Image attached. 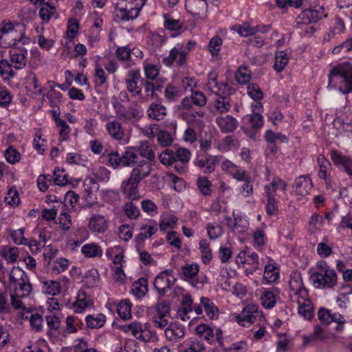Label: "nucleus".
Instances as JSON below:
<instances>
[{
  "label": "nucleus",
  "mask_w": 352,
  "mask_h": 352,
  "mask_svg": "<svg viewBox=\"0 0 352 352\" xmlns=\"http://www.w3.org/2000/svg\"><path fill=\"white\" fill-rule=\"evenodd\" d=\"M318 162L319 165L318 177L324 179L327 185L329 186L331 182V164L322 155H320L318 157Z\"/></svg>",
  "instance_id": "f704fd0d"
},
{
  "label": "nucleus",
  "mask_w": 352,
  "mask_h": 352,
  "mask_svg": "<svg viewBox=\"0 0 352 352\" xmlns=\"http://www.w3.org/2000/svg\"><path fill=\"white\" fill-rule=\"evenodd\" d=\"M147 114L150 118L160 120L166 114V108L159 103H153L147 110Z\"/></svg>",
  "instance_id": "3c124183"
},
{
  "label": "nucleus",
  "mask_w": 352,
  "mask_h": 352,
  "mask_svg": "<svg viewBox=\"0 0 352 352\" xmlns=\"http://www.w3.org/2000/svg\"><path fill=\"white\" fill-rule=\"evenodd\" d=\"M4 200L7 205L12 207H16L19 204L21 199L19 193L16 187H11L8 190Z\"/></svg>",
  "instance_id": "e2e57ef3"
},
{
  "label": "nucleus",
  "mask_w": 352,
  "mask_h": 352,
  "mask_svg": "<svg viewBox=\"0 0 352 352\" xmlns=\"http://www.w3.org/2000/svg\"><path fill=\"white\" fill-rule=\"evenodd\" d=\"M206 90L217 96H226L229 93L228 85L219 81L215 72H210L208 74Z\"/></svg>",
  "instance_id": "a211bd4d"
},
{
  "label": "nucleus",
  "mask_w": 352,
  "mask_h": 352,
  "mask_svg": "<svg viewBox=\"0 0 352 352\" xmlns=\"http://www.w3.org/2000/svg\"><path fill=\"white\" fill-rule=\"evenodd\" d=\"M278 294L277 290H265L260 297L262 305L266 309L273 308L276 303Z\"/></svg>",
  "instance_id": "a18cd8bd"
},
{
  "label": "nucleus",
  "mask_w": 352,
  "mask_h": 352,
  "mask_svg": "<svg viewBox=\"0 0 352 352\" xmlns=\"http://www.w3.org/2000/svg\"><path fill=\"white\" fill-rule=\"evenodd\" d=\"M4 157L10 164H15L21 159V155L13 146H9L4 151Z\"/></svg>",
  "instance_id": "13d9d810"
},
{
  "label": "nucleus",
  "mask_w": 352,
  "mask_h": 352,
  "mask_svg": "<svg viewBox=\"0 0 352 352\" xmlns=\"http://www.w3.org/2000/svg\"><path fill=\"white\" fill-rule=\"evenodd\" d=\"M105 128L109 135L121 144H126L129 142L130 135L124 132L119 122L116 120L109 122L105 124Z\"/></svg>",
  "instance_id": "6ab92c4d"
},
{
  "label": "nucleus",
  "mask_w": 352,
  "mask_h": 352,
  "mask_svg": "<svg viewBox=\"0 0 352 352\" xmlns=\"http://www.w3.org/2000/svg\"><path fill=\"white\" fill-rule=\"evenodd\" d=\"M56 126L58 128V133L61 140H67L71 133V128L58 115L55 118Z\"/></svg>",
  "instance_id": "6e6d98bb"
},
{
  "label": "nucleus",
  "mask_w": 352,
  "mask_h": 352,
  "mask_svg": "<svg viewBox=\"0 0 352 352\" xmlns=\"http://www.w3.org/2000/svg\"><path fill=\"white\" fill-rule=\"evenodd\" d=\"M235 30L239 34L242 36L247 37L249 36H252L256 34L257 33L263 34L267 32L270 27L269 26H263V27H252L250 23H244L241 25H236L232 28Z\"/></svg>",
  "instance_id": "c85d7f7f"
},
{
  "label": "nucleus",
  "mask_w": 352,
  "mask_h": 352,
  "mask_svg": "<svg viewBox=\"0 0 352 352\" xmlns=\"http://www.w3.org/2000/svg\"><path fill=\"white\" fill-rule=\"evenodd\" d=\"M313 183L309 177L302 175L297 177L293 184L292 194L297 200H302L310 194Z\"/></svg>",
  "instance_id": "9b49d317"
},
{
  "label": "nucleus",
  "mask_w": 352,
  "mask_h": 352,
  "mask_svg": "<svg viewBox=\"0 0 352 352\" xmlns=\"http://www.w3.org/2000/svg\"><path fill=\"white\" fill-rule=\"evenodd\" d=\"M24 28L9 21L0 23V47L8 48L16 46L19 43L28 44L30 39L25 36Z\"/></svg>",
  "instance_id": "7ed1b4c3"
},
{
  "label": "nucleus",
  "mask_w": 352,
  "mask_h": 352,
  "mask_svg": "<svg viewBox=\"0 0 352 352\" xmlns=\"http://www.w3.org/2000/svg\"><path fill=\"white\" fill-rule=\"evenodd\" d=\"M200 304L204 307L207 316L212 319H217L219 317V309L214 303L207 297L200 298Z\"/></svg>",
  "instance_id": "49530a36"
},
{
  "label": "nucleus",
  "mask_w": 352,
  "mask_h": 352,
  "mask_svg": "<svg viewBox=\"0 0 352 352\" xmlns=\"http://www.w3.org/2000/svg\"><path fill=\"white\" fill-rule=\"evenodd\" d=\"M25 89L32 97L44 96V88L35 74L30 73L25 78Z\"/></svg>",
  "instance_id": "4be33fe9"
},
{
  "label": "nucleus",
  "mask_w": 352,
  "mask_h": 352,
  "mask_svg": "<svg viewBox=\"0 0 352 352\" xmlns=\"http://www.w3.org/2000/svg\"><path fill=\"white\" fill-rule=\"evenodd\" d=\"M175 280L173 270H166L155 277L153 285L158 293L164 295L173 285Z\"/></svg>",
  "instance_id": "f8f14e48"
},
{
  "label": "nucleus",
  "mask_w": 352,
  "mask_h": 352,
  "mask_svg": "<svg viewBox=\"0 0 352 352\" xmlns=\"http://www.w3.org/2000/svg\"><path fill=\"white\" fill-rule=\"evenodd\" d=\"M287 188V184L278 177H274L272 181L264 186L265 193L266 195H272L278 191L285 192Z\"/></svg>",
  "instance_id": "e433bc0d"
},
{
  "label": "nucleus",
  "mask_w": 352,
  "mask_h": 352,
  "mask_svg": "<svg viewBox=\"0 0 352 352\" xmlns=\"http://www.w3.org/2000/svg\"><path fill=\"white\" fill-rule=\"evenodd\" d=\"M164 334L168 340L175 342L184 336V327L177 322L171 323L165 329Z\"/></svg>",
  "instance_id": "c9c22d12"
},
{
  "label": "nucleus",
  "mask_w": 352,
  "mask_h": 352,
  "mask_svg": "<svg viewBox=\"0 0 352 352\" xmlns=\"http://www.w3.org/2000/svg\"><path fill=\"white\" fill-rule=\"evenodd\" d=\"M185 7L191 14L204 19L208 8L206 0H186Z\"/></svg>",
  "instance_id": "393cba45"
},
{
  "label": "nucleus",
  "mask_w": 352,
  "mask_h": 352,
  "mask_svg": "<svg viewBox=\"0 0 352 352\" xmlns=\"http://www.w3.org/2000/svg\"><path fill=\"white\" fill-rule=\"evenodd\" d=\"M215 122L223 133L232 132L238 125L237 120L230 115L217 116Z\"/></svg>",
  "instance_id": "c756f323"
},
{
  "label": "nucleus",
  "mask_w": 352,
  "mask_h": 352,
  "mask_svg": "<svg viewBox=\"0 0 352 352\" xmlns=\"http://www.w3.org/2000/svg\"><path fill=\"white\" fill-rule=\"evenodd\" d=\"M127 90L133 96H140L142 91V81L138 75L134 74L131 78L126 80Z\"/></svg>",
  "instance_id": "864d4df0"
},
{
  "label": "nucleus",
  "mask_w": 352,
  "mask_h": 352,
  "mask_svg": "<svg viewBox=\"0 0 352 352\" xmlns=\"http://www.w3.org/2000/svg\"><path fill=\"white\" fill-rule=\"evenodd\" d=\"M252 245L258 250H262L265 245L267 238L265 232L261 229H256L252 234Z\"/></svg>",
  "instance_id": "680f3d73"
},
{
  "label": "nucleus",
  "mask_w": 352,
  "mask_h": 352,
  "mask_svg": "<svg viewBox=\"0 0 352 352\" xmlns=\"http://www.w3.org/2000/svg\"><path fill=\"white\" fill-rule=\"evenodd\" d=\"M9 289L12 307L24 309L25 300L32 288L25 272L19 267H14L10 273Z\"/></svg>",
  "instance_id": "f257e3e1"
},
{
  "label": "nucleus",
  "mask_w": 352,
  "mask_h": 352,
  "mask_svg": "<svg viewBox=\"0 0 352 352\" xmlns=\"http://www.w3.org/2000/svg\"><path fill=\"white\" fill-rule=\"evenodd\" d=\"M199 248L202 262L206 265L209 264L212 259V254L208 241L206 239L200 240Z\"/></svg>",
  "instance_id": "5fc2aeb1"
},
{
  "label": "nucleus",
  "mask_w": 352,
  "mask_h": 352,
  "mask_svg": "<svg viewBox=\"0 0 352 352\" xmlns=\"http://www.w3.org/2000/svg\"><path fill=\"white\" fill-rule=\"evenodd\" d=\"M196 43L192 41L177 43L170 52L168 56L163 58V63L166 67L184 65L187 59L188 53L194 49Z\"/></svg>",
  "instance_id": "0eeeda50"
},
{
  "label": "nucleus",
  "mask_w": 352,
  "mask_h": 352,
  "mask_svg": "<svg viewBox=\"0 0 352 352\" xmlns=\"http://www.w3.org/2000/svg\"><path fill=\"white\" fill-rule=\"evenodd\" d=\"M195 331L197 335L204 338L208 342L212 341L214 331L209 326L205 324H200L196 327Z\"/></svg>",
  "instance_id": "774afa93"
},
{
  "label": "nucleus",
  "mask_w": 352,
  "mask_h": 352,
  "mask_svg": "<svg viewBox=\"0 0 352 352\" xmlns=\"http://www.w3.org/2000/svg\"><path fill=\"white\" fill-rule=\"evenodd\" d=\"M151 162L142 160L132 170L130 177L140 182L142 179L147 177L151 170Z\"/></svg>",
  "instance_id": "7c9ffc66"
},
{
  "label": "nucleus",
  "mask_w": 352,
  "mask_h": 352,
  "mask_svg": "<svg viewBox=\"0 0 352 352\" xmlns=\"http://www.w3.org/2000/svg\"><path fill=\"white\" fill-rule=\"evenodd\" d=\"M83 187L85 191L87 194V199L89 201L94 202L96 199L95 193L99 189V184L92 177H87L83 182Z\"/></svg>",
  "instance_id": "58836bf2"
},
{
  "label": "nucleus",
  "mask_w": 352,
  "mask_h": 352,
  "mask_svg": "<svg viewBox=\"0 0 352 352\" xmlns=\"http://www.w3.org/2000/svg\"><path fill=\"white\" fill-rule=\"evenodd\" d=\"M109 226V219L107 215L99 213L93 214L87 221V228L93 233L102 234L105 232Z\"/></svg>",
  "instance_id": "2eb2a0df"
},
{
  "label": "nucleus",
  "mask_w": 352,
  "mask_h": 352,
  "mask_svg": "<svg viewBox=\"0 0 352 352\" xmlns=\"http://www.w3.org/2000/svg\"><path fill=\"white\" fill-rule=\"evenodd\" d=\"M42 292L47 295L52 296H56L60 293V285L58 281L48 280L43 281L41 283Z\"/></svg>",
  "instance_id": "09e8293b"
},
{
  "label": "nucleus",
  "mask_w": 352,
  "mask_h": 352,
  "mask_svg": "<svg viewBox=\"0 0 352 352\" xmlns=\"http://www.w3.org/2000/svg\"><path fill=\"white\" fill-rule=\"evenodd\" d=\"M143 116V111L136 108H130L123 114H120V118L126 122H134L138 121Z\"/></svg>",
  "instance_id": "0e129e2a"
},
{
  "label": "nucleus",
  "mask_w": 352,
  "mask_h": 352,
  "mask_svg": "<svg viewBox=\"0 0 352 352\" xmlns=\"http://www.w3.org/2000/svg\"><path fill=\"white\" fill-rule=\"evenodd\" d=\"M160 160L165 166H171L175 164V168L179 173L184 171L183 166H179L176 163L175 152L171 150L166 149L160 155Z\"/></svg>",
  "instance_id": "4c0bfd02"
},
{
  "label": "nucleus",
  "mask_w": 352,
  "mask_h": 352,
  "mask_svg": "<svg viewBox=\"0 0 352 352\" xmlns=\"http://www.w3.org/2000/svg\"><path fill=\"white\" fill-rule=\"evenodd\" d=\"M325 16L326 14L324 8L320 6H316L313 8L304 10L300 14L298 23L307 24L316 23Z\"/></svg>",
  "instance_id": "aec40b11"
},
{
  "label": "nucleus",
  "mask_w": 352,
  "mask_h": 352,
  "mask_svg": "<svg viewBox=\"0 0 352 352\" xmlns=\"http://www.w3.org/2000/svg\"><path fill=\"white\" fill-rule=\"evenodd\" d=\"M178 219L173 214L166 213L161 216L160 228L161 230L166 231L175 228L177 223Z\"/></svg>",
  "instance_id": "de8ad7c7"
},
{
  "label": "nucleus",
  "mask_w": 352,
  "mask_h": 352,
  "mask_svg": "<svg viewBox=\"0 0 352 352\" xmlns=\"http://www.w3.org/2000/svg\"><path fill=\"white\" fill-rule=\"evenodd\" d=\"M262 261L265 263L263 276L265 283L271 284L277 282L280 278L279 265L269 256L262 258Z\"/></svg>",
  "instance_id": "4468645a"
},
{
  "label": "nucleus",
  "mask_w": 352,
  "mask_h": 352,
  "mask_svg": "<svg viewBox=\"0 0 352 352\" xmlns=\"http://www.w3.org/2000/svg\"><path fill=\"white\" fill-rule=\"evenodd\" d=\"M199 266L197 263H186L182 267L181 277L191 286L201 288L207 281L205 276L199 275Z\"/></svg>",
  "instance_id": "1a4fd4ad"
},
{
  "label": "nucleus",
  "mask_w": 352,
  "mask_h": 352,
  "mask_svg": "<svg viewBox=\"0 0 352 352\" xmlns=\"http://www.w3.org/2000/svg\"><path fill=\"white\" fill-rule=\"evenodd\" d=\"M105 254L107 257L112 261L114 265H121L125 263L124 259V248L120 245L108 248Z\"/></svg>",
  "instance_id": "2f4dec72"
},
{
  "label": "nucleus",
  "mask_w": 352,
  "mask_h": 352,
  "mask_svg": "<svg viewBox=\"0 0 352 352\" xmlns=\"http://www.w3.org/2000/svg\"><path fill=\"white\" fill-rule=\"evenodd\" d=\"M289 60V55L284 51H278L274 56V68L276 72H280L283 71L288 64Z\"/></svg>",
  "instance_id": "603ef678"
},
{
  "label": "nucleus",
  "mask_w": 352,
  "mask_h": 352,
  "mask_svg": "<svg viewBox=\"0 0 352 352\" xmlns=\"http://www.w3.org/2000/svg\"><path fill=\"white\" fill-rule=\"evenodd\" d=\"M234 220L230 217L225 216L226 224L236 234H243L249 228L248 218L239 212L233 211Z\"/></svg>",
  "instance_id": "ddd939ff"
},
{
  "label": "nucleus",
  "mask_w": 352,
  "mask_h": 352,
  "mask_svg": "<svg viewBox=\"0 0 352 352\" xmlns=\"http://www.w3.org/2000/svg\"><path fill=\"white\" fill-rule=\"evenodd\" d=\"M330 157L333 163L343 169L349 175H352V158L342 155L336 150H331Z\"/></svg>",
  "instance_id": "a878e982"
},
{
  "label": "nucleus",
  "mask_w": 352,
  "mask_h": 352,
  "mask_svg": "<svg viewBox=\"0 0 352 352\" xmlns=\"http://www.w3.org/2000/svg\"><path fill=\"white\" fill-rule=\"evenodd\" d=\"M139 182L133 179L131 177L121 184V192L129 199L137 200L140 198V193L138 190Z\"/></svg>",
  "instance_id": "cd10ccee"
},
{
  "label": "nucleus",
  "mask_w": 352,
  "mask_h": 352,
  "mask_svg": "<svg viewBox=\"0 0 352 352\" xmlns=\"http://www.w3.org/2000/svg\"><path fill=\"white\" fill-rule=\"evenodd\" d=\"M102 58L100 56L96 57V60L94 67V82L96 86H102L106 83L107 76L102 69Z\"/></svg>",
  "instance_id": "a19ab883"
},
{
  "label": "nucleus",
  "mask_w": 352,
  "mask_h": 352,
  "mask_svg": "<svg viewBox=\"0 0 352 352\" xmlns=\"http://www.w3.org/2000/svg\"><path fill=\"white\" fill-rule=\"evenodd\" d=\"M28 50L22 48L19 50L10 51V62L12 65L17 69H22L26 65Z\"/></svg>",
  "instance_id": "473e14b6"
},
{
  "label": "nucleus",
  "mask_w": 352,
  "mask_h": 352,
  "mask_svg": "<svg viewBox=\"0 0 352 352\" xmlns=\"http://www.w3.org/2000/svg\"><path fill=\"white\" fill-rule=\"evenodd\" d=\"M19 314L22 320H29L31 328L36 331H40L43 327V317L38 314H31L30 309L26 307L25 305L24 309H17Z\"/></svg>",
  "instance_id": "5701e85b"
},
{
  "label": "nucleus",
  "mask_w": 352,
  "mask_h": 352,
  "mask_svg": "<svg viewBox=\"0 0 352 352\" xmlns=\"http://www.w3.org/2000/svg\"><path fill=\"white\" fill-rule=\"evenodd\" d=\"M324 337V330L316 325L314 327L312 333L302 336L303 344H307L311 342L322 340Z\"/></svg>",
  "instance_id": "4d7b16f0"
},
{
  "label": "nucleus",
  "mask_w": 352,
  "mask_h": 352,
  "mask_svg": "<svg viewBox=\"0 0 352 352\" xmlns=\"http://www.w3.org/2000/svg\"><path fill=\"white\" fill-rule=\"evenodd\" d=\"M169 316V307L164 303H159L155 307V314L153 316V322L156 327L163 329L167 326Z\"/></svg>",
  "instance_id": "b1692460"
},
{
  "label": "nucleus",
  "mask_w": 352,
  "mask_h": 352,
  "mask_svg": "<svg viewBox=\"0 0 352 352\" xmlns=\"http://www.w3.org/2000/svg\"><path fill=\"white\" fill-rule=\"evenodd\" d=\"M133 304L129 299L121 300L116 304L117 313L123 320H129L131 318V308Z\"/></svg>",
  "instance_id": "79ce46f5"
},
{
  "label": "nucleus",
  "mask_w": 352,
  "mask_h": 352,
  "mask_svg": "<svg viewBox=\"0 0 352 352\" xmlns=\"http://www.w3.org/2000/svg\"><path fill=\"white\" fill-rule=\"evenodd\" d=\"M140 232L136 237V241H144L146 239L150 238L153 234L155 233L157 228L152 224H144L140 227Z\"/></svg>",
  "instance_id": "69168bd1"
},
{
  "label": "nucleus",
  "mask_w": 352,
  "mask_h": 352,
  "mask_svg": "<svg viewBox=\"0 0 352 352\" xmlns=\"http://www.w3.org/2000/svg\"><path fill=\"white\" fill-rule=\"evenodd\" d=\"M146 292L147 283L145 279H139L133 284L132 293L137 298H142Z\"/></svg>",
  "instance_id": "bf43d9fd"
},
{
  "label": "nucleus",
  "mask_w": 352,
  "mask_h": 352,
  "mask_svg": "<svg viewBox=\"0 0 352 352\" xmlns=\"http://www.w3.org/2000/svg\"><path fill=\"white\" fill-rule=\"evenodd\" d=\"M261 316L258 306L256 304H248L240 314H231L230 318L243 327H249L255 322L257 317Z\"/></svg>",
  "instance_id": "9d476101"
},
{
  "label": "nucleus",
  "mask_w": 352,
  "mask_h": 352,
  "mask_svg": "<svg viewBox=\"0 0 352 352\" xmlns=\"http://www.w3.org/2000/svg\"><path fill=\"white\" fill-rule=\"evenodd\" d=\"M94 302L90 296L84 291H79L76 295V300L71 304L70 308L76 313H82L87 309L91 308Z\"/></svg>",
  "instance_id": "412c9836"
},
{
  "label": "nucleus",
  "mask_w": 352,
  "mask_h": 352,
  "mask_svg": "<svg viewBox=\"0 0 352 352\" xmlns=\"http://www.w3.org/2000/svg\"><path fill=\"white\" fill-rule=\"evenodd\" d=\"M56 3L57 0H50L41 8L38 14L43 22L47 23L52 18H56Z\"/></svg>",
  "instance_id": "72a5a7b5"
},
{
  "label": "nucleus",
  "mask_w": 352,
  "mask_h": 352,
  "mask_svg": "<svg viewBox=\"0 0 352 352\" xmlns=\"http://www.w3.org/2000/svg\"><path fill=\"white\" fill-rule=\"evenodd\" d=\"M324 219L315 212L311 216L308 222L307 230L310 234H316L320 232L324 226Z\"/></svg>",
  "instance_id": "37998d69"
},
{
  "label": "nucleus",
  "mask_w": 352,
  "mask_h": 352,
  "mask_svg": "<svg viewBox=\"0 0 352 352\" xmlns=\"http://www.w3.org/2000/svg\"><path fill=\"white\" fill-rule=\"evenodd\" d=\"M138 159V148L135 146H127L122 155V166H132Z\"/></svg>",
  "instance_id": "c03bdc74"
},
{
  "label": "nucleus",
  "mask_w": 352,
  "mask_h": 352,
  "mask_svg": "<svg viewBox=\"0 0 352 352\" xmlns=\"http://www.w3.org/2000/svg\"><path fill=\"white\" fill-rule=\"evenodd\" d=\"M252 114L246 115L243 118V121H248L252 127L260 129L263 126L264 119L262 113H263V107L261 102H253L251 104Z\"/></svg>",
  "instance_id": "f3484780"
},
{
  "label": "nucleus",
  "mask_w": 352,
  "mask_h": 352,
  "mask_svg": "<svg viewBox=\"0 0 352 352\" xmlns=\"http://www.w3.org/2000/svg\"><path fill=\"white\" fill-rule=\"evenodd\" d=\"M221 160V156L198 154L194 162L195 165L204 173L214 171L216 164Z\"/></svg>",
  "instance_id": "dca6fc26"
},
{
  "label": "nucleus",
  "mask_w": 352,
  "mask_h": 352,
  "mask_svg": "<svg viewBox=\"0 0 352 352\" xmlns=\"http://www.w3.org/2000/svg\"><path fill=\"white\" fill-rule=\"evenodd\" d=\"M318 271L311 274V282L316 288H331L337 283L336 272L330 269L325 262L318 264Z\"/></svg>",
  "instance_id": "423d86ee"
},
{
  "label": "nucleus",
  "mask_w": 352,
  "mask_h": 352,
  "mask_svg": "<svg viewBox=\"0 0 352 352\" xmlns=\"http://www.w3.org/2000/svg\"><path fill=\"white\" fill-rule=\"evenodd\" d=\"M85 322L89 328H100L104 326L106 322V316L102 314L87 315L85 318Z\"/></svg>",
  "instance_id": "8fccbe9b"
},
{
  "label": "nucleus",
  "mask_w": 352,
  "mask_h": 352,
  "mask_svg": "<svg viewBox=\"0 0 352 352\" xmlns=\"http://www.w3.org/2000/svg\"><path fill=\"white\" fill-rule=\"evenodd\" d=\"M146 0H119L116 16L122 21L135 19L144 6Z\"/></svg>",
  "instance_id": "6e6552de"
},
{
  "label": "nucleus",
  "mask_w": 352,
  "mask_h": 352,
  "mask_svg": "<svg viewBox=\"0 0 352 352\" xmlns=\"http://www.w3.org/2000/svg\"><path fill=\"white\" fill-rule=\"evenodd\" d=\"M81 252L86 258L101 257L103 250L96 243H88L81 248Z\"/></svg>",
  "instance_id": "ea45409f"
},
{
  "label": "nucleus",
  "mask_w": 352,
  "mask_h": 352,
  "mask_svg": "<svg viewBox=\"0 0 352 352\" xmlns=\"http://www.w3.org/2000/svg\"><path fill=\"white\" fill-rule=\"evenodd\" d=\"M235 262L238 266L244 265H252L254 270L259 269L258 255L256 252L241 251L235 258Z\"/></svg>",
  "instance_id": "bb28decb"
},
{
  "label": "nucleus",
  "mask_w": 352,
  "mask_h": 352,
  "mask_svg": "<svg viewBox=\"0 0 352 352\" xmlns=\"http://www.w3.org/2000/svg\"><path fill=\"white\" fill-rule=\"evenodd\" d=\"M327 89H338L342 94L352 91V67L342 63L334 67L329 74Z\"/></svg>",
  "instance_id": "20e7f679"
},
{
  "label": "nucleus",
  "mask_w": 352,
  "mask_h": 352,
  "mask_svg": "<svg viewBox=\"0 0 352 352\" xmlns=\"http://www.w3.org/2000/svg\"><path fill=\"white\" fill-rule=\"evenodd\" d=\"M206 229L207 230L208 235L211 240H214L223 234V230L220 225L216 222L208 223L206 225Z\"/></svg>",
  "instance_id": "338daca9"
},
{
  "label": "nucleus",
  "mask_w": 352,
  "mask_h": 352,
  "mask_svg": "<svg viewBox=\"0 0 352 352\" xmlns=\"http://www.w3.org/2000/svg\"><path fill=\"white\" fill-rule=\"evenodd\" d=\"M289 287L292 301L298 305V314L305 319H311L313 316V306L300 272L294 271L291 273Z\"/></svg>",
  "instance_id": "f03ea898"
},
{
  "label": "nucleus",
  "mask_w": 352,
  "mask_h": 352,
  "mask_svg": "<svg viewBox=\"0 0 352 352\" xmlns=\"http://www.w3.org/2000/svg\"><path fill=\"white\" fill-rule=\"evenodd\" d=\"M118 329L124 333L144 342L158 340L156 333L151 329V326L147 322L142 323L135 320L129 323L119 324Z\"/></svg>",
  "instance_id": "39448f33"
},
{
  "label": "nucleus",
  "mask_w": 352,
  "mask_h": 352,
  "mask_svg": "<svg viewBox=\"0 0 352 352\" xmlns=\"http://www.w3.org/2000/svg\"><path fill=\"white\" fill-rule=\"evenodd\" d=\"M65 162L69 164L85 166L87 163V158L80 153L72 152L67 153Z\"/></svg>",
  "instance_id": "052dcab7"
}]
</instances>
